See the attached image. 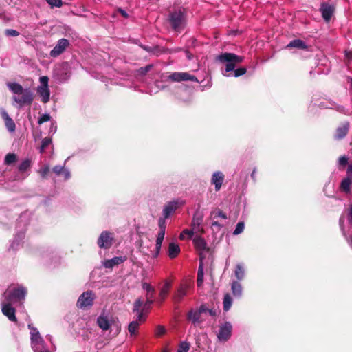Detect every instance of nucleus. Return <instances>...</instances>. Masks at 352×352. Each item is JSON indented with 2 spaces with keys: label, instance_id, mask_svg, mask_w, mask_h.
<instances>
[{
  "label": "nucleus",
  "instance_id": "obj_1",
  "mask_svg": "<svg viewBox=\"0 0 352 352\" xmlns=\"http://www.w3.org/2000/svg\"><path fill=\"white\" fill-rule=\"evenodd\" d=\"M244 58L241 56L233 53L225 52L219 54L217 60L221 63L226 64V72H230L234 71V76L239 77L247 72L245 67H240L234 69L236 65L243 61Z\"/></svg>",
  "mask_w": 352,
  "mask_h": 352
},
{
  "label": "nucleus",
  "instance_id": "obj_2",
  "mask_svg": "<svg viewBox=\"0 0 352 352\" xmlns=\"http://www.w3.org/2000/svg\"><path fill=\"white\" fill-rule=\"evenodd\" d=\"M168 20L173 30L181 32L186 25L187 10L182 7L174 10L170 13Z\"/></svg>",
  "mask_w": 352,
  "mask_h": 352
},
{
  "label": "nucleus",
  "instance_id": "obj_3",
  "mask_svg": "<svg viewBox=\"0 0 352 352\" xmlns=\"http://www.w3.org/2000/svg\"><path fill=\"white\" fill-rule=\"evenodd\" d=\"M27 294V289L22 285H17L16 287L10 286L3 293V296L6 301L15 303L23 302Z\"/></svg>",
  "mask_w": 352,
  "mask_h": 352
},
{
  "label": "nucleus",
  "instance_id": "obj_4",
  "mask_svg": "<svg viewBox=\"0 0 352 352\" xmlns=\"http://www.w3.org/2000/svg\"><path fill=\"white\" fill-rule=\"evenodd\" d=\"M95 299V294L92 291L84 292L78 298L76 305L78 308L85 309L91 307Z\"/></svg>",
  "mask_w": 352,
  "mask_h": 352
},
{
  "label": "nucleus",
  "instance_id": "obj_5",
  "mask_svg": "<svg viewBox=\"0 0 352 352\" xmlns=\"http://www.w3.org/2000/svg\"><path fill=\"white\" fill-rule=\"evenodd\" d=\"M20 95H21V96H14L12 98L13 100L19 104L20 107H23L25 105L30 106L32 104L34 100V94L30 89H25L23 92Z\"/></svg>",
  "mask_w": 352,
  "mask_h": 352
},
{
  "label": "nucleus",
  "instance_id": "obj_6",
  "mask_svg": "<svg viewBox=\"0 0 352 352\" xmlns=\"http://www.w3.org/2000/svg\"><path fill=\"white\" fill-rule=\"evenodd\" d=\"M319 10L322 19L325 22L328 23L336 11V6L333 3H330L329 2H322L320 3Z\"/></svg>",
  "mask_w": 352,
  "mask_h": 352
},
{
  "label": "nucleus",
  "instance_id": "obj_7",
  "mask_svg": "<svg viewBox=\"0 0 352 352\" xmlns=\"http://www.w3.org/2000/svg\"><path fill=\"white\" fill-rule=\"evenodd\" d=\"M168 79L172 82H182L190 80L199 82L197 78L188 72H173L168 76Z\"/></svg>",
  "mask_w": 352,
  "mask_h": 352
},
{
  "label": "nucleus",
  "instance_id": "obj_8",
  "mask_svg": "<svg viewBox=\"0 0 352 352\" xmlns=\"http://www.w3.org/2000/svg\"><path fill=\"white\" fill-rule=\"evenodd\" d=\"M113 240L112 233L108 231H103L98 239L97 244L100 248L109 249L113 244Z\"/></svg>",
  "mask_w": 352,
  "mask_h": 352
},
{
  "label": "nucleus",
  "instance_id": "obj_9",
  "mask_svg": "<svg viewBox=\"0 0 352 352\" xmlns=\"http://www.w3.org/2000/svg\"><path fill=\"white\" fill-rule=\"evenodd\" d=\"M350 129V122L347 120L340 123L336 129L333 138L336 140H341L346 137Z\"/></svg>",
  "mask_w": 352,
  "mask_h": 352
},
{
  "label": "nucleus",
  "instance_id": "obj_10",
  "mask_svg": "<svg viewBox=\"0 0 352 352\" xmlns=\"http://www.w3.org/2000/svg\"><path fill=\"white\" fill-rule=\"evenodd\" d=\"M12 303L6 300L1 303V311L10 321L17 322L16 309L12 306Z\"/></svg>",
  "mask_w": 352,
  "mask_h": 352
},
{
  "label": "nucleus",
  "instance_id": "obj_11",
  "mask_svg": "<svg viewBox=\"0 0 352 352\" xmlns=\"http://www.w3.org/2000/svg\"><path fill=\"white\" fill-rule=\"evenodd\" d=\"M232 326L230 322H226L220 326L219 331L217 335L221 341H227L231 336Z\"/></svg>",
  "mask_w": 352,
  "mask_h": 352
},
{
  "label": "nucleus",
  "instance_id": "obj_12",
  "mask_svg": "<svg viewBox=\"0 0 352 352\" xmlns=\"http://www.w3.org/2000/svg\"><path fill=\"white\" fill-rule=\"evenodd\" d=\"M69 42L66 38H61L58 40L56 46L51 50L50 56L52 57H57L64 52L66 48L69 46Z\"/></svg>",
  "mask_w": 352,
  "mask_h": 352
},
{
  "label": "nucleus",
  "instance_id": "obj_13",
  "mask_svg": "<svg viewBox=\"0 0 352 352\" xmlns=\"http://www.w3.org/2000/svg\"><path fill=\"white\" fill-rule=\"evenodd\" d=\"M224 180V175L219 171L213 173L211 179V183L215 186V190L219 191Z\"/></svg>",
  "mask_w": 352,
  "mask_h": 352
},
{
  "label": "nucleus",
  "instance_id": "obj_14",
  "mask_svg": "<svg viewBox=\"0 0 352 352\" xmlns=\"http://www.w3.org/2000/svg\"><path fill=\"white\" fill-rule=\"evenodd\" d=\"M188 287V285L186 284H182L180 285L173 298L175 303H179L182 301L183 298L187 294Z\"/></svg>",
  "mask_w": 352,
  "mask_h": 352
},
{
  "label": "nucleus",
  "instance_id": "obj_15",
  "mask_svg": "<svg viewBox=\"0 0 352 352\" xmlns=\"http://www.w3.org/2000/svg\"><path fill=\"white\" fill-rule=\"evenodd\" d=\"M126 260V256H116L104 262L103 265L106 268H113L114 266L124 263Z\"/></svg>",
  "mask_w": 352,
  "mask_h": 352
},
{
  "label": "nucleus",
  "instance_id": "obj_16",
  "mask_svg": "<svg viewBox=\"0 0 352 352\" xmlns=\"http://www.w3.org/2000/svg\"><path fill=\"white\" fill-rule=\"evenodd\" d=\"M193 243L197 250L210 252V248L207 246V243L204 238L196 236L193 239Z\"/></svg>",
  "mask_w": 352,
  "mask_h": 352
},
{
  "label": "nucleus",
  "instance_id": "obj_17",
  "mask_svg": "<svg viewBox=\"0 0 352 352\" xmlns=\"http://www.w3.org/2000/svg\"><path fill=\"white\" fill-rule=\"evenodd\" d=\"M287 49L297 48L299 50H308L309 46L301 39H294L286 46Z\"/></svg>",
  "mask_w": 352,
  "mask_h": 352
},
{
  "label": "nucleus",
  "instance_id": "obj_18",
  "mask_svg": "<svg viewBox=\"0 0 352 352\" xmlns=\"http://www.w3.org/2000/svg\"><path fill=\"white\" fill-rule=\"evenodd\" d=\"M97 324L103 331L109 330L111 327L108 317L104 315H100L98 317Z\"/></svg>",
  "mask_w": 352,
  "mask_h": 352
},
{
  "label": "nucleus",
  "instance_id": "obj_19",
  "mask_svg": "<svg viewBox=\"0 0 352 352\" xmlns=\"http://www.w3.org/2000/svg\"><path fill=\"white\" fill-rule=\"evenodd\" d=\"M178 208V204L176 201L169 202L164 208L163 214L165 218H168L169 216L175 212Z\"/></svg>",
  "mask_w": 352,
  "mask_h": 352
},
{
  "label": "nucleus",
  "instance_id": "obj_20",
  "mask_svg": "<svg viewBox=\"0 0 352 352\" xmlns=\"http://www.w3.org/2000/svg\"><path fill=\"white\" fill-rule=\"evenodd\" d=\"M180 252L179 246L175 243H170L168 245V254L170 258H174L178 256Z\"/></svg>",
  "mask_w": 352,
  "mask_h": 352
},
{
  "label": "nucleus",
  "instance_id": "obj_21",
  "mask_svg": "<svg viewBox=\"0 0 352 352\" xmlns=\"http://www.w3.org/2000/svg\"><path fill=\"white\" fill-rule=\"evenodd\" d=\"M37 92L42 98L41 100L43 103H47L50 100V91L49 87H38Z\"/></svg>",
  "mask_w": 352,
  "mask_h": 352
},
{
  "label": "nucleus",
  "instance_id": "obj_22",
  "mask_svg": "<svg viewBox=\"0 0 352 352\" xmlns=\"http://www.w3.org/2000/svg\"><path fill=\"white\" fill-rule=\"evenodd\" d=\"M171 287V283L166 280L162 286V287L160 289V298L162 301H163L167 296L168 294L169 293V291Z\"/></svg>",
  "mask_w": 352,
  "mask_h": 352
},
{
  "label": "nucleus",
  "instance_id": "obj_23",
  "mask_svg": "<svg viewBox=\"0 0 352 352\" xmlns=\"http://www.w3.org/2000/svg\"><path fill=\"white\" fill-rule=\"evenodd\" d=\"M204 220V214L201 212L197 211L193 216L192 226H193V229L196 228H199V226L202 223Z\"/></svg>",
  "mask_w": 352,
  "mask_h": 352
},
{
  "label": "nucleus",
  "instance_id": "obj_24",
  "mask_svg": "<svg viewBox=\"0 0 352 352\" xmlns=\"http://www.w3.org/2000/svg\"><path fill=\"white\" fill-rule=\"evenodd\" d=\"M7 86L10 91H12L14 94L18 95H20L25 90L22 85L17 82H8L7 84Z\"/></svg>",
  "mask_w": 352,
  "mask_h": 352
},
{
  "label": "nucleus",
  "instance_id": "obj_25",
  "mask_svg": "<svg viewBox=\"0 0 352 352\" xmlns=\"http://www.w3.org/2000/svg\"><path fill=\"white\" fill-rule=\"evenodd\" d=\"M204 266L202 263L199 265L198 272H197V287H201L204 283Z\"/></svg>",
  "mask_w": 352,
  "mask_h": 352
},
{
  "label": "nucleus",
  "instance_id": "obj_26",
  "mask_svg": "<svg viewBox=\"0 0 352 352\" xmlns=\"http://www.w3.org/2000/svg\"><path fill=\"white\" fill-rule=\"evenodd\" d=\"M232 291L234 296H241L242 294L241 285L237 281H234L232 284Z\"/></svg>",
  "mask_w": 352,
  "mask_h": 352
},
{
  "label": "nucleus",
  "instance_id": "obj_27",
  "mask_svg": "<svg viewBox=\"0 0 352 352\" xmlns=\"http://www.w3.org/2000/svg\"><path fill=\"white\" fill-rule=\"evenodd\" d=\"M201 314L199 309L196 311L190 310L188 314V319L192 320L193 323L199 322Z\"/></svg>",
  "mask_w": 352,
  "mask_h": 352
},
{
  "label": "nucleus",
  "instance_id": "obj_28",
  "mask_svg": "<svg viewBox=\"0 0 352 352\" xmlns=\"http://www.w3.org/2000/svg\"><path fill=\"white\" fill-rule=\"evenodd\" d=\"M31 335V340L34 342H43V339L41 336H40V333L36 328H32V331H30Z\"/></svg>",
  "mask_w": 352,
  "mask_h": 352
},
{
  "label": "nucleus",
  "instance_id": "obj_29",
  "mask_svg": "<svg viewBox=\"0 0 352 352\" xmlns=\"http://www.w3.org/2000/svg\"><path fill=\"white\" fill-rule=\"evenodd\" d=\"M52 170L57 175H60L61 173H64L65 179H68L70 177L69 173L67 170H66L62 166H55L52 168Z\"/></svg>",
  "mask_w": 352,
  "mask_h": 352
},
{
  "label": "nucleus",
  "instance_id": "obj_30",
  "mask_svg": "<svg viewBox=\"0 0 352 352\" xmlns=\"http://www.w3.org/2000/svg\"><path fill=\"white\" fill-rule=\"evenodd\" d=\"M352 184V179L345 177L340 184V188L345 192H350V186Z\"/></svg>",
  "mask_w": 352,
  "mask_h": 352
},
{
  "label": "nucleus",
  "instance_id": "obj_31",
  "mask_svg": "<svg viewBox=\"0 0 352 352\" xmlns=\"http://www.w3.org/2000/svg\"><path fill=\"white\" fill-rule=\"evenodd\" d=\"M140 325V323L138 322V320L132 321L129 324L128 330L131 336L136 333Z\"/></svg>",
  "mask_w": 352,
  "mask_h": 352
},
{
  "label": "nucleus",
  "instance_id": "obj_32",
  "mask_svg": "<svg viewBox=\"0 0 352 352\" xmlns=\"http://www.w3.org/2000/svg\"><path fill=\"white\" fill-rule=\"evenodd\" d=\"M232 304V300L230 295L229 294H225L223 302V310L228 311L230 309Z\"/></svg>",
  "mask_w": 352,
  "mask_h": 352
},
{
  "label": "nucleus",
  "instance_id": "obj_33",
  "mask_svg": "<svg viewBox=\"0 0 352 352\" xmlns=\"http://www.w3.org/2000/svg\"><path fill=\"white\" fill-rule=\"evenodd\" d=\"M234 274L238 280H242L245 275V270L241 264H238L236 267Z\"/></svg>",
  "mask_w": 352,
  "mask_h": 352
},
{
  "label": "nucleus",
  "instance_id": "obj_34",
  "mask_svg": "<svg viewBox=\"0 0 352 352\" xmlns=\"http://www.w3.org/2000/svg\"><path fill=\"white\" fill-rule=\"evenodd\" d=\"M17 160L16 155L14 153H8L6 155L4 163L6 165H10L14 163Z\"/></svg>",
  "mask_w": 352,
  "mask_h": 352
},
{
  "label": "nucleus",
  "instance_id": "obj_35",
  "mask_svg": "<svg viewBox=\"0 0 352 352\" xmlns=\"http://www.w3.org/2000/svg\"><path fill=\"white\" fill-rule=\"evenodd\" d=\"M30 166H31V160L29 159H26L20 164V165L19 166V170L21 172H25L28 169H29L30 168Z\"/></svg>",
  "mask_w": 352,
  "mask_h": 352
},
{
  "label": "nucleus",
  "instance_id": "obj_36",
  "mask_svg": "<svg viewBox=\"0 0 352 352\" xmlns=\"http://www.w3.org/2000/svg\"><path fill=\"white\" fill-rule=\"evenodd\" d=\"M201 313L208 312L212 316H216L217 315V311L216 309H208L205 305H201L199 307Z\"/></svg>",
  "mask_w": 352,
  "mask_h": 352
},
{
  "label": "nucleus",
  "instance_id": "obj_37",
  "mask_svg": "<svg viewBox=\"0 0 352 352\" xmlns=\"http://www.w3.org/2000/svg\"><path fill=\"white\" fill-rule=\"evenodd\" d=\"M143 288L147 292L146 296L154 297L155 289L151 285L148 283H144Z\"/></svg>",
  "mask_w": 352,
  "mask_h": 352
},
{
  "label": "nucleus",
  "instance_id": "obj_38",
  "mask_svg": "<svg viewBox=\"0 0 352 352\" xmlns=\"http://www.w3.org/2000/svg\"><path fill=\"white\" fill-rule=\"evenodd\" d=\"M190 349V344L187 342H182L177 352H188Z\"/></svg>",
  "mask_w": 352,
  "mask_h": 352
},
{
  "label": "nucleus",
  "instance_id": "obj_39",
  "mask_svg": "<svg viewBox=\"0 0 352 352\" xmlns=\"http://www.w3.org/2000/svg\"><path fill=\"white\" fill-rule=\"evenodd\" d=\"M52 143V140L50 138H45L41 142L40 152L43 153L45 148Z\"/></svg>",
  "mask_w": 352,
  "mask_h": 352
},
{
  "label": "nucleus",
  "instance_id": "obj_40",
  "mask_svg": "<svg viewBox=\"0 0 352 352\" xmlns=\"http://www.w3.org/2000/svg\"><path fill=\"white\" fill-rule=\"evenodd\" d=\"M245 228V224L243 222L240 221L236 224V228L233 232L234 235H238L243 232Z\"/></svg>",
  "mask_w": 352,
  "mask_h": 352
},
{
  "label": "nucleus",
  "instance_id": "obj_41",
  "mask_svg": "<svg viewBox=\"0 0 352 352\" xmlns=\"http://www.w3.org/2000/svg\"><path fill=\"white\" fill-rule=\"evenodd\" d=\"M5 124L9 131L13 132L15 131L16 125L12 118L6 120Z\"/></svg>",
  "mask_w": 352,
  "mask_h": 352
},
{
  "label": "nucleus",
  "instance_id": "obj_42",
  "mask_svg": "<svg viewBox=\"0 0 352 352\" xmlns=\"http://www.w3.org/2000/svg\"><path fill=\"white\" fill-rule=\"evenodd\" d=\"M166 50L164 48L160 47L159 45L153 46L152 53L153 54L158 56L160 54L165 53Z\"/></svg>",
  "mask_w": 352,
  "mask_h": 352
},
{
  "label": "nucleus",
  "instance_id": "obj_43",
  "mask_svg": "<svg viewBox=\"0 0 352 352\" xmlns=\"http://www.w3.org/2000/svg\"><path fill=\"white\" fill-rule=\"evenodd\" d=\"M142 305H143V302L140 298L136 299V300L135 301V302L133 304V311L138 312L140 311V308L142 307Z\"/></svg>",
  "mask_w": 352,
  "mask_h": 352
},
{
  "label": "nucleus",
  "instance_id": "obj_44",
  "mask_svg": "<svg viewBox=\"0 0 352 352\" xmlns=\"http://www.w3.org/2000/svg\"><path fill=\"white\" fill-rule=\"evenodd\" d=\"M52 7L60 8L63 5L62 0H46Z\"/></svg>",
  "mask_w": 352,
  "mask_h": 352
},
{
  "label": "nucleus",
  "instance_id": "obj_45",
  "mask_svg": "<svg viewBox=\"0 0 352 352\" xmlns=\"http://www.w3.org/2000/svg\"><path fill=\"white\" fill-rule=\"evenodd\" d=\"M165 333H166V329L164 326H162V325L157 326L156 329H155V336H156L160 337V336H163L164 334H165Z\"/></svg>",
  "mask_w": 352,
  "mask_h": 352
},
{
  "label": "nucleus",
  "instance_id": "obj_46",
  "mask_svg": "<svg viewBox=\"0 0 352 352\" xmlns=\"http://www.w3.org/2000/svg\"><path fill=\"white\" fill-rule=\"evenodd\" d=\"M348 162L349 158L345 155L340 156L338 159L339 165L342 167H345L348 164Z\"/></svg>",
  "mask_w": 352,
  "mask_h": 352
},
{
  "label": "nucleus",
  "instance_id": "obj_47",
  "mask_svg": "<svg viewBox=\"0 0 352 352\" xmlns=\"http://www.w3.org/2000/svg\"><path fill=\"white\" fill-rule=\"evenodd\" d=\"M49 172H50V167L48 166L43 167L38 171L40 175L41 176V177L43 179L47 178V176Z\"/></svg>",
  "mask_w": 352,
  "mask_h": 352
},
{
  "label": "nucleus",
  "instance_id": "obj_48",
  "mask_svg": "<svg viewBox=\"0 0 352 352\" xmlns=\"http://www.w3.org/2000/svg\"><path fill=\"white\" fill-rule=\"evenodd\" d=\"M162 242H163V239L157 238L156 244H155L156 252L154 254L155 257L158 256L160 249H161V247H162Z\"/></svg>",
  "mask_w": 352,
  "mask_h": 352
},
{
  "label": "nucleus",
  "instance_id": "obj_49",
  "mask_svg": "<svg viewBox=\"0 0 352 352\" xmlns=\"http://www.w3.org/2000/svg\"><path fill=\"white\" fill-rule=\"evenodd\" d=\"M152 67V65H147L146 67H140L138 72L140 74L145 75L151 69Z\"/></svg>",
  "mask_w": 352,
  "mask_h": 352
},
{
  "label": "nucleus",
  "instance_id": "obj_50",
  "mask_svg": "<svg viewBox=\"0 0 352 352\" xmlns=\"http://www.w3.org/2000/svg\"><path fill=\"white\" fill-rule=\"evenodd\" d=\"M51 116L49 114H43L38 119V124H42L44 122L50 121Z\"/></svg>",
  "mask_w": 352,
  "mask_h": 352
},
{
  "label": "nucleus",
  "instance_id": "obj_51",
  "mask_svg": "<svg viewBox=\"0 0 352 352\" xmlns=\"http://www.w3.org/2000/svg\"><path fill=\"white\" fill-rule=\"evenodd\" d=\"M188 235L189 238H191L193 235V232L191 230H188L187 229L182 231V232L179 235V239L181 240H184L185 239V236Z\"/></svg>",
  "mask_w": 352,
  "mask_h": 352
},
{
  "label": "nucleus",
  "instance_id": "obj_52",
  "mask_svg": "<svg viewBox=\"0 0 352 352\" xmlns=\"http://www.w3.org/2000/svg\"><path fill=\"white\" fill-rule=\"evenodd\" d=\"M166 219L164 217L162 218H160L158 220V226L160 228V230L166 231Z\"/></svg>",
  "mask_w": 352,
  "mask_h": 352
},
{
  "label": "nucleus",
  "instance_id": "obj_53",
  "mask_svg": "<svg viewBox=\"0 0 352 352\" xmlns=\"http://www.w3.org/2000/svg\"><path fill=\"white\" fill-rule=\"evenodd\" d=\"M49 78L47 76H43L40 78V82L41 85L38 87H48Z\"/></svg>",
  "mask_w": 352,
  "mask_h": 352
},
{
  "label": "nucleus",
  "instance_id": "obj_54",
  "mask_svg": "<svg viewBox=\"0 0 352 352\" xmlns=\"http://www.w3.org/2000/svg\"><path fill=\"white\" fill-rule=\"evenodd\" d=\"M6 34L10 36H17L19 35V32L13 29H8L6 30Z\"/></svg>",
  "mask_w": 352,
  "mask_h": 352
},
{
  "label": "nucleus",
  "instance_id": "obj_55",
  "mask_svg": "<svg viewBox=\"0 0 352 352\" xmlns=\"http://www.w3.org/2000/svg\"><path fill=\"white\" fill-rule=\"evenodd\" d=\"M215 215H214V217H221L224 219H227V215L226 213H224L222 210L218 209L217 210V212H213Z\"/></svg>",
  "mask_w": 352,
  "mask_h": 352
},
{
  "label": "nucleus",
  "instance_id": "obj_56",
  "mask_svg": "<svg viewBox=\"0 0 352 352\" xmlns=\"http://www.w3.org/2000/svg\"><path fill=\"white\" fill-rule=\"evenodd\" d=\"M138 314V318L136 320H138V322L141 324L142 322H144L145 321V317L144 316L143 309L141 311H139L137 312Z\"/></svg>",
  "mask_w": 352,
  "mask_h": 352
},
{
  "label": "nucleus",
  "instance_id": "obj_57",
  "mask_svg": "<svg viewBox=\"0 0 352 352\" xmlns=\"http://www.w3.org/2000/svg\"><path fill=\"white\" fill-rule=\"evenodd\" d=\"M348 221L352 225V204H350L348 212Z\"/></svg>",
  "mask_w": 352,
  "mask_h": 352
},
{
  "label": "nucleus",
  "instance_id": "obj_58",
  "mask_svg": "<svg viewBox=\"0 0 352 352\" xmlns=\"http://www.w3.org/2000/svg\"><path fill=\"white\" fill-rule=\"evenodd\" d=\"M153 297L146 296V300L144 306L149 307L150 305L153 302Z\"/></svg>",
  "mask_w": 352,
  "mask_h": 352
},
{
  "label": "nucleus",
  "instance_id": "obj_59",
  "mask_svg": "<svg viewBox=\"0 0 352 352\" xmlns=\"http://www.w3.org/2000/svg\"><path fill=\"white\" fill-rule=\"evenodd\" d=\"M141 48H142L144 50H145L147 52L152 53L153 47L144 45H140Z\"/></svg>",
  "mask_w": 352,
  "mask_h": 352
},
{
  "label": "nucleus",
  "instance_id": "obj_60",
  "mask_svg": "<svg viewBox=\"0 0 352 352\" xmlns=\"http://www.w3.org/2000/svg\"><path fill=\"white\" fill-rule=\"evenodd\" d=\"M1 116H2L3 119L4 120V121L8 120L11 118L9 116L8 113L6 111H5L4 110L2 111V112H1Z\"/></svg>",
  "mask_w": 352,
  "mask_h": 352
},
{
  "label": "nucleus",
  "instance_id": "obj_61",
  "mask_svg": "<svg viewBox=\"0 0 352 352\" xmlns=\"http://www.w3.org/2000/svg\"><path fill=\"white\" fill-rule=\"evenodd\" d=\"M336 110H337L338 111H339V112H340V113H343V114H345V115L347 113V112H346V111L345 108H344V107H342V106H338V107H336Z\"/></svg>",
  "mask_w": 352,
  "mask_h": 352
},
{
  "label": "nucleus",
  "instance_id": "obj_62",
  "mask_svg": "<svg viewBox=\"0 0 352 352\" xmlns=\"http://www.w3.org/2000/svg\"><path fill=\"white\" fill-rule=\"evenodd\" d=\"M165 232L166 231H164V230H160V232H158L157 238L162 239L164 240V236H165Z\"/></svg>",
  "mask_w": 352,
  "mask_h": 352
},
{
  "label": "nucleus",
  "instance_id": "obj_63",
  "mask_svg": "<svg viewBox=\"0 0 352 352\" xmlns=\"http://www.w3.org/2000/svg\"><path fill=\"white\" fill-rule=\"evenodd\" d=\"M212 227L217 228L218 230H219L222 226L217 221H214L212 223Z\"/></svg>",
  "mask_w": 352,
  "mask_h": 352
},
{
  "label": "nucleus",
  "instance_id": "obj_64",
  "mask_svg": "<svg viewBox=\"0 0 352 352\" xmlns=\"http://www.w3.org/2000/svg\"><path fill=\"white\" fill-rule=\"evenodd\" d=\"M199 264L202 263L204 265V259L205 258L203 251H199Z\"/></svg>",
  "mask_w": 352,
  "mask_h": 352
}]
</instances>
